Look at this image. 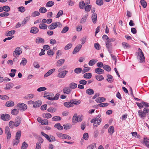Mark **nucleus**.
Masks as SVG:
<instances>
[{"label":"nucleus","instance_id":"obj_35","mask_svg":"<svg viewBox=\"0 0 149 149\" xmlns=\"http://www.w3.org/2000/svg\"><path fill=\"white\" fill-rule=\"evenodd\" d=\"M21 134V131H19L17 132L16 134L15 139L16 140H19L20 139Z\"/></svg>","mask_w":149,"mask_h":149},{"label":"nucleus","instance_id":"obj_25","mask_svg":"<svg viewBox=\"0 0 149 149\" xmlns=\"http://www.w3.org/2000/svg\"><path fill=\"white\" fill-rule=\"evenodd\" d=\"M107 80L109 83H111L113 82V80L112 79L113 78V76L111 74H108L107 75Z\"/></svg>","mask_w":149,"mask_h":149},{"label":"nucleus","instance_id":"obj_24","mask_svg":"<svg viewBox=\"0 0 149 149\" xmlns=\"http://www.w3.org/2000/svg\"><path fill=\"white\" fill-rule=\"evenodd\" d=\"M54 127L59 130H62L63 129V127L61 125L60 123L56 124L54 125Z\"/></svg>","mask_w":149,"mask_h":149},{"label":"nucleus","instance_id":"obj_59","mask_svg":"<svg viewBox=\"0 0 149 149\" xmlns=\"http://www.w3.org/2000/svg\"><path fill=\"white\" fill-rule=\"evenodd\" d=\"M69 29V28L68 26H66L63 29L61 33H65L68 31Z\"/></svg>","mask_w":149,"mask_h":149},{"label":"nucleus","instance_id":"obj_9","mask_svg":"<svg viewBox=\"0 0 149 149\" xmlns=\"http://www.w3.org/2000/svg\"><path fill=\"white\" fill-rule=\"evenodd\" d=\"M82 45H79L76 46L72 52L73 54H75L77 53L81 49L82 47Z\"/></svg>","mask_w":149,"mask_h":149},{"label":"nucleus","instance_id":"obj_33","mask_svg":"<svg viewBox=\"0 0 149 149\" xmlns=\"http://www.w3.org/2000/svg\"><path fill=\"white\" fill-rule=\"evenodd\" d=\"M42 116L44 118H49L52 117V115L49 113H44L42 114Z\"/></svg>","mask_w":149,"mask_h":149},{"label":"nucleus","instance_id":"obj_40","mask_svg":"<svg viewBox=\"0 0 149 149\" xmlns=\"http://www.w3.org/2000/svg\"><path fill=\"white\" fill-rule=\"evenodd\" d=\"M28 146V145L26 143L25 141H24L22 144L21 149H26L27 148Z\"/></svg>","mask_w":149,"mask_h":149},{"label":"nucleus","instance_id":"obj_52","mask_svg":"<svg viewBox=\"0 0 149 149\" xmlns=\"http://www.w3.org/2000/svg\"><path fill=\"white\" fill-rule=\"evenodd\" d=\"M56 110L55 108L50 107L47 109V111L49 112L54 113Z\"/></svg>","mask_w":149,"mask_h":149},{"label":"nucleus","instance_id":"obj_63","mask_svg":"<svg viewBox=\"0 0 149 149\" xmlns=\"http://www.w3.org/2000/svg\"><path fill=\"white\" fill-rule=\"evenodd\" d=\"M19 142V140H16V139H13V146L15 145H17Z\"/></svg>","mask_w":149,"mask_h":149},{"label":"nucleus","instance_id":"obj_53","mask_svg":"<svg viewBox=\"0 0 149 149\" xmlns=\"http://www.w3.org/2000/svg\"><path fill=\"white\" fill-rule=\"evenodd\" d=\"M72 44L71 43H70L66 45L64 47V49L65 50H68L72 47Z\"/></svg>","mask_w":149,"mask_h":149},{"label":"nucleus","instance_id":"obj_11","mask_svg":"<svg viewBox=\"0 0 149 149\" xmlns=\"http://www.w3.org/2000/svg\"><path fill=\"white\" fill-rule=\"evenodd\" d=\"M97 14L95 13H93L92 15V20L93 23L94 24H95L96 23L97 20Z\"/></svg>","mask_w":149,"mask_h":149},{"label":"nucleus","instance_id":"obj_43","mask_svg":"<svg viewBox=\"0 0 149 149\" xmlns=\"http://www.w3.org/2000/svg\"><path fill=\"white\" fill-rule=\"evenodd\" d=\"M82 69L80 68H76L74 70V72L77 74H79L82 72Z\"/></svg>","mask_w":149,"mask_h":149},{"label":"nucleus","instance_id":"obj_44","mask_svg":"<svg viewBox=\"0 0 149 149\" xmlns=\"http://www.w3.org/2000/svg\"><path fill=\"white\" fill-rule=\"evenodd\" d=\"M15 32V30L8 31V33L6 34V35L7 36H10L14 34Z\"/></svg>","mask_w":149,"mask_h":149},{"label":"nucleus","instance_id":"obj_58","mask_svg":"<svg viewBox=\"0 0 149 149\" xmlns=\"http://www.w3.org/2000/svg\"><path fill=\"white\" fill-rule=\"evenodd\" d=\"M27 60L25 58H23L22 60L20 63L21 65H25L27 62Z\"/></svg>","mask_w":149,"mask_h":149},{"label":"nucleus","instance_id":"obj_15","mask_svg":"<svg viewBox=\"0 0 149 149\" xmlns=\"http://www.w3.org/2000/svg\"><path fill=\"white\" fill-rule=\"evenodd\" d=\"M22 119L20 118H17L15 123H14V126L15 127H18L20 124Z\"/></svg>","mask_w":149,"mask_h":149},{"label":"nucleus","instance_id":"obj_6","mask_svg":"<svg viewBox=\"0 0 149 149\" xmlns=\"http://www.w3.org/2000/svg\"><path fill=\"white\" fill-rule=\"evenodd\" d=\"M1 118L4 121H8L10 119V115L6 113L2 114L1 115Z\"/></svg>","mask_w":149,"mask_h":149},{"label":"nucleus","instance_id":"obj_17","mask_svg":"<svg viewBox=\"0 0 149 149\" xmlns=\"http://www.w3.org/2000/svg\"><path fill=\"white\" fill-rule=\"evenodd\" d=\"M72 101L70 100L69 102H66L64 103V105L66 107H73V104L71 102Z\"/></svg>","mask_w":149,"mask_h":149},{"label":"nucleus","instance_id":"obj_8","mask_svg":"<svg viewBox=\"0 0 149 149\" xmlns=\"http://www.w3.org/2000/svg\"><path fill=\"white\" fill-rule=\"evenodd\" d=\"M71 91V90L69 87H65L63 89V92L65 94H70Z\"/></svg>","mask_w":149,"mask_h":149},{"label":"nucleus","instance_id":"obj_4","mask_svg":"<svg viewBox=\"0 0 149 149\" xmlns=\"http://www.w3.org/2000/svg\"><path fill=\"white\" fill-rule=\"evenodd\" d=\"M106 47L108 49L109 52L111 54L112 52L113 45L111 43L106 41L105 42Z\"/></svg>","mask_w":149,"mask_h":149},{"label":"nucleus","instance_id":"obj_57","mask_svg":"<svg viewBox=\"0 0 149 149\" xmlns=\"http://www.w3.org/2000/svg\"><path fill=\"white\" fill-rule=\"evenodd\" d=\"M63 11L62 10H59L58 13H57V15L56 16V18L59 17L60 16L63 14Z\"/></svg>","mask_w":149,"mask_h":149},{"label":"nucleus","instance_id":"obj_45","mask_svg":"<svg viewBox=\"0 0 149 149\" xmlns=\"http://www.w3.org/2000/svg\"><path fill=\"white\" fill-rule=\"evenodd\" d=\"M34 95L32 94H28L24 98L26 99L29 100L33 98L34 97Z\"/></svg>","mask_w":149,"mask_h":149},{"label":"nucleus","instance_id":"obj_60","mask_svg":"<svg viewBox=\"0 0 149 149\" xmlns=\"http://www.w3.org/2000/svg\"><path fill=\"white\" fill-rule=\"evenodd\" d=\"M47 55L50 56H52L54 54L53 50H49L47 52Z\"/></svg>","mask_w":149,"mask_h":149},{"label":"nucleus","instance_id":"obj_47","mask_svg":"<svg viewBox=\"0 0 149 149\" xmlns=\"http://www.w3.org/2000/svg\"><path fill=\"white\" fill-rule=\"evenodd\" d=\"M140 3L142 6L144 8H146L147 6V3L144 0H141Z\"/></svg>","mask_w":149,"mask_h":149},{"label":"nucleus","instance_id":"obj_7","mask_svg":"<svg viewBox=\"0 0 149 149\" xmlns=\"http://www.w3.org/2000/svg\"><path fill=\"white\" fill-rule=\"evenodd\" d=\"M136 55H138V58H139L140 60V63H143L145 62V58L143 55V56L141 55V54H139V52H137L136 53Z\"/></svg>","mask_w":149,"mask_h":149},{"label":"nucleus","instance_id":"obj_23","mask_svg":"<svg viewBox=\"0 0 149 149\" xmlns=\"http://www.w3.org/2000/svg\"><path fill=\"white\" fill-rule=\"evenodd\" d=\"M86 93L88 95H92L94 94V90L91 88H88L86 90Z\"/></svg>","mask_w":149,"mask_h":149},{"label":"nucleus","instance_id":"obj_39","mask_svg":"<svg viewBox=\"0 0 149 149\" xmlns=\"http://www.w3.org/2000/svg\"><path fill=\"white\" fill-rule=\"evenodd\" d=\"M96 79L98 81H102L104 79V77L100 74H98L95 76Z\"/></svg>","mask_w":149,"mask_h":149},{"label":"nucleus","instance_id":"obj_56","mask_svg":"<svg viewBox=\"0 0 149 149\" xmlns=\"http://www.w3.org/2000/svg\"><path fill=\"white\" fill-rule=\"evenodd\" d=\"M92 7L91 5H88L86 6L85 7V10L87 12H88L90 10L91 8Z\"/></svg>","mask_w":149,"mask_h":149},{"label":"nucleus","instance_id":"obj_21","mask_svg":"<svg viewBox=\"0 0 149 149\" xmlns=\"http://www.w3.org/2000/svg\"><path fill=\"white\" fill-rule=\"evenodd\" d=\"M95 72L97 74H102L104 72V71L100 68H97L95 69Z\"/></svg>","mask_w":149,"mask_h":149},{"label":"nucleus","instance_id":"obj_51","mask_svg":"<svg viewBox=\"0 0 149 149\" xmlns=\"http://www.w3.org/2000/svg\"><path fill=\"white\" fill-rule=\"evenodd\" d=\"M9 15V14L7 12H3L0 14V16L2 17H7Z\"/></svg>","mask_w":149,"mask_h":149},{"label":"nucleus","instance_id":"obj_34","mask_svg":"<svg viewBox=\"0 0 149 149\" xmlns=\"http://www.w3.org/2000/svg\"><path fill=\"white\" fill-rule=\"evenodd\" d=\"M103 68L107 72H109L111 70V68L109 66L105 64L104 65Z\"/></svg>","mask_w":149,"mask_h":149},{"label":"nucleus","instance_id":"obj_13","mask_svg":"<svg viewBox=\"0 0 149 149\" xmlns=\"http://www.w3.org/2000/svg\"><path fill=\"white\" fill-rule=\"evenodd\" d=\"M33 104V107L34 108L39 107L42 104L41 101L39 100L36 101L35 102H34Z\"/></svg>","mask_w":149,"mask_h":149},{"label":"nucleus","instance_id":"obj_54","mask_svg":"<svg viewBox=\"0 0 149 149\" xmlns=\"http://www.w3.org/2000/svg\"><path fill=\"white\" fill-rule=\"evenodd\" d=\"M40 15V13L38 11H35L31 13V16L32 17H35L36 16H39Z\"/></svg>","mask_w":149,"mask_h":149},{"label":"nucleus","instance_id":"obj_41","mask_svg":"<svg viewBox=\"0 0 149 149\" xmlns=\"http://www.w3.org/2000/svg\"><path fill=\"white\" fill-rule=\"evenodd\" d=\"M3 11L5 12H8L10 10V7L8 6H4L3 7Z\"/></svg>","mask_w":149,"mask_h":149},{"label":"nucleus","instance_id":"obj_30","mask_svg":"<svg viewBox=\"0 0 149 149\" xmlns=\"http://www.w3.org/2000/svg\"><path fill=\"white\" fill-rule=\"evenodd\" d=\"M87 65L86 64H85L84 65V69H83L82 70V73L83 74L84 73L88 71L90 69V67H85V65Z\"/></svg>","mask_w":149,"mask_h":149},{"label":"nucleus","instance_id":"obj_28","mask_svg":"<svg viewBox=\"0 0 149 149\" xmlns=\"http://www.w3.org/2000/svg\"><path fill=\"white\" fill-rule=\"evenodd\" d=\"M77 84L74 82H72L69 84V86L71 89L75 88L77 87Z\"/></svg>","mask_w":149,"mask_h":149},{"label":"nucleus","instance_id":"obj_20","mask_svg":"<svg viewBox=\"0 0 149 149\" xmlns=\"http://www.w3.org/2000/svg\"><path fill=\"white\" fill-rule=\"evenodd\" d=\"M65 60L64 59H61L58 61L56 63V65L58 66H60L62 65L64 63Z\"/></svg>","mask_w":149,"mask_h":149},{"label":"nucleus","instance_id":"obj_22","mask_svg":"<svg viewBox=\"0 0 149 149\" xmlns=\"http://www.w3.org/2000/svg\"><path fill=\"white\" fill-rule=\"evenodd\" d=\"M88 16V14L85 15L83 16L80 21V23L81 24L84 23L86 22Z\"/></svg>","mask_w":149,"mask_h":149},{"label":"nucleus","instance_id":"obj_31","mask_svg":"<svg viewBox=\"0 0 149 149\" xmlns=\"http://www.w3.org/2000/svg\"><path fill=\"white\" fill-rule=\"evenodd\" d=\"M54 2L53 1H48L46 4V6L48 7H50L54 5Z\"/></svg>","mask_w":149,"mask_h":149},{"label":"nucleus","instance_id":"obj_5","mask_svg":"<svg viewBox=\"0 0 149 149\" xmlns=\"http://www.w3.org/2000/svg\"><path fill=\"white\" fill-rule=\"evenodd\" d=\"M17 106L19 108V110L24 111L27 109V105L23 103H18L17 104Z\"/></svg>","mask_w":149,"mask_h":149},{"label":"nucleus","instance_id":"obj_10","mask_svg":"<svg viewBox=\"0 0 149 149\" xmlns=\"http://www.w3.org/2000/svg\"><path fill=\"white\" fill-rule=\"evenodd\" d=\"M55 70V69L53 68L49 70L44 75V77H46L51 75Z\"/></svg>","mask_w":149,"mask_h":149},{"label":"nucleus","instance_id":"obj_26","mask_svg":"<svg viewBox=\"0 0 149 149\" xmlns=\"http://www.w3.org/2000/svg\"><path fill=\"white\" fill-rule=\"evenodd\" d=\"M114 132V127L113 126H111L108 129V132L110 135H111Z\"/></svg>","mask_w":149,"mask_h":149},{"label":"nucleus","instance_id":"obj_32","mask_svg":"<svg viewBox=\"0 0 149 149\" xmlns=\"http://www.w3.org/2000/svg\"><path fill=\"white\" fill-rule=\"evenodd\" d=\"M61 118L59 116H56L52 118V120L53 121H58L61 120Z\"/></svg>","mask_w":149,"mask_h":149},{"label":"nucleus","instance_id":"obj_29","mask_svg":"<svg viewBox=\"0 0 149 149\" xmlns=\"http://www.w3.org/2000/svg\"><path fill=\"white\" fill-rule=\"evenodd\" d=\"M83 76L84 78L89 79L91 78L92 77V74L91 73H86L84 74Z\"/></svg>","mask_w":149,"mask_h":149},{"label":"nucleus","instance_id":"obj_42","mask_svg":"<svg viewBox=\"0 0 149 149\" xmlns=\"http://www.w3.org/2000/svg\"><path fill=\"white\" fill-rule=\"evenodd\" d=\"M39 11L40 13H43L47 12V10L44 7H41L39 9Z\"/></svg>","mask_w":149,"mask_h":149},{"label":"nucleus","instance_id":"obj_16","mask_svg":"<svg viewBox=\"0 0 149 149\" xmlns=\"http://www.w3.org/2000/svg\"><path fill=\"white\" fill-rule=\"evenodd\" d=\"M36 43L39 44L40 43H44L45 40L44 39L40 37H38L36 40Z\"/></svg>","mask_w":149,"mask_h":149},{"label":"nucleus","instance_id":"obj_61","mask_svg":"<svg viewBox=\"0 0 149 149\" xmlns=\"http://www.w3.org/2000/svg\"><path fill=\"white\" fill-rule=\"evenodd\" d=\"M96 3L99 6H102L103 4V1L102 0H97Z\"/></svg>","mask_w":149,"mask_h":149},{"label":"nucleus","instance_id":"obj_2","mask_svg":"<svg viewBox=\"0 0 149 149\" xmlns=\"http://www.w3.org/2000/svg\"><path fill=\"white\" fill-rule=\"evenodd\" d=\"M22 52V49L20 47H17L15 49V51L13 53V56L17 58L18 57Z\"/></svg>","mask_w":149,"mask_h":149},{"label":"nucleus","instance_id":"obj_46","mask_svg":"<svg viewBox=\"0 0 149 149\" xmlns=\"http://www.w3.org/2000/svg\"><path fill=\"white\" fill-rule=\"evenodd\" d=\"M85 5V3L83 1H82L79 2V7L80 9H83Z\"/></svg>","mask_w":149,"mask_h":149},{"label":"nucleus","instance_id":"obj_62","mask_svg":"<svg viewBox=\"0 0 149 149\" xmlns=\"http://www.w3.org/2000/svg\"><path fill=\"white\" fill-rule=\"evenodd\" d=\"M109 105V103H100L98 104V106L100 107H105L108 106Z\"/></svg>","mask_w":149,"mask_h":149},{"label":"nucleus","instance_id":"obj_48","mask_svg":"<svg viewBox=\"0 0 149 149\" xmlns=\"http://www.w3.org/2000/svg\"><path fill=\"white\" fill-rule=\"evenodd\" d=\"M19 112V110L17 109H13L11 111V114L14 115H17Z\"/></svg>","mask_w":149,"mask_h":149},{"label":"nucleus","instance_id":"obj_19","mask_svg":"<svg viewBox=\"0 0 149 149\" xmlns=\"http://www.w3.org/2000/svg\"><path fill=\"white\" fill-rule=\"evenodd\" d=\"M14 104V102L11 100L8 101L6 103V106L7 107H13Z\"/></svg>","mask_w":149,"mask_h":149},{"label":"nucleus","instance_id":"obj_18","mask_svg":"<svg viewBox=\"0 0 149 149\" xmlns=\"http://www.w3.org/2000/svg\"><path fill=\"white\" fill-rule=\"evenodd\" d=\"M106 99L103 97H99L97 98L95 100L97 103H100L106 100Z\"/></svg>","mask_w":149,"mask_h":149},{"label":"nucleus","instance_id":"obj_27","mask_svg":"<svg viewBox=\"0 0 149 149\" xmlns=\"http://www.w3.org/2000/svg\"><path fill=\"white\" fill-rule=\"evenodd\" d=\"M78 121V116L77 114H74L72 118V122L76 123Z\"/></svg>","mask_w":149,"mask_h":149},{"label":"nucleus","instance_id":"obj_37","mask_svg":"<svg viewBox=\"0 0 149 149\" xmlns=\"http://www.w3.org/2000/svg\"><path fill=\"white\" fill-rule=\"evenodd\" d=\"M13 86V83H9L6 85L5 89L9 90L10 89V88H12Z\"/></svg>","mask_w":149,"mask_h":149},{"label":"nucleus","instance_id":"obj_64","mask_svg":"<svg viewBox=\"0 0 149 149\" xmlns=\"http://www.w3.org/2000/svg\"><path fill=\"white\" fill-rule=\"evenodd\" d=\"M30 16L28 17L25 18L24 19L23 21L22 22V24L24 25L30 19Z\"/></svg>","mask_w":149,"mask_h":149},{"label":"nucleus","instance_id":"obj_14","mask_svg":"<svg viewBox=\"0 0 149 149\" xmlns=\"http://www.w3.org/2000/svg\"><path fill=\"white\" fill-rule=\"evenodd\" d=\"M39 31L38 29L36 26H34L31 28L30 32L33 34H36Z\"/></svg>","mask_w":149,"mask_h":149},{"label":"nucleus","instance_id":"obj_1","mask_svg":"<svg viewBox=\"0 0 149 149\" xmlns=\"http://www.w3.org/2000/svg\"><path fill=\"white\" fill-rule=\"evenodd\" d=\"M62 69L60 68L58 70V72L59 73L57 75V77L60 78H63L65 77L66 74L68 72L67 70H64L62 72H61Z\"/></svg>","mask_w":149,"mask_h":149},{"label":"nucleus","instance_id":"obj_3","mask_svg":"<svg viewBox=\"0 0 149 149\" xmlns=\"http://www.w3.org/2000/svg\"><path fill=\"white\" fill-rule=\"evenodd\" d=\"M139 115L141 118H145L146 117V115L147 113L146 109L145 108L143 109V111L140 110L138 111Z\"/></svg>","mask_w":149,"mask_h":149},{"label":"nucleus","instance_id":"obj_12","mask_svg":"<svg viewBox=\"0 0 149 149\" xmlns=\"http://www.w3.org/2000/svg\"><path fill=\"white\" fill-rule=\"evenodd\" d=\"M58 25H57V23L55 22H53L48 26V28L49 30H53L58 27Z\"/></svg>","mask_w":149,"mask_h":149},{"label":"nucleus","instance_id":"obj_36","mask_svg":"<svg viewBox=\"0 0 149 149\" xmlns=\"http://www.w3.org/2000/svg\"><path fill=\"white\" fill-rule=\"evenodd\" d=\"M47 25L44 24H40L39 25V28L42 29H46L47 27Z\"/></svg>","mask_w":149,"mask_h":149},{"label":"nucleus","instance_id":"obj_38","mask_svg":"<svg viewBox=\"0 0 149 149\" xmlns=\"http://www.w3.org/2000/svg\"><path fill=\"white\" fill-rule=\"evenodd\" d=\"M147 138H144L143 142V144L146 145L147 148H149V142L148 140H147Z\"/></svg>","mask_w":149,"mask_h":149},{"label":"nucleus","instance_id":"obj_49","mask_svg":"<svg viewBox=\"0 0 149 149\" xmlns=\"http://www.w3.org/2000/svg\"><path fill=\"white\" fill-rule=\"evenodd\" d=\"M97 62L95 60L92 59L90 60L88 63V65L89 66H92L94 65Z\"/></svg>","mask_w":149,"mask_h":149},{"label":"nucleus","instance_id":"obj_50","mask_svg":"<svg viewBox=\"0 0 149 149\" xmlns=\"http://www.w3.org/2000/svg\"><path fill=\"white\" fill-rule=\"evenodd\" d=\"M18 11L21 13H23L25 11V8L23 6H20L17 8Z\"/></svg>","mask_w":149,"mask_h":149},{"label":"nucleus","instance_id":"obj_55","mask_svg":"<svg viewBox=\"0 0 149 149\" xmlns=\"http://www.w3.org/2000/svg\"><path fill=\"white\" fill-rule=\"evenodd\" d=\"M41 134L44 136L49 141H51L50 140V137L47 134L44 133L43 132H41Z\"/></svg>","mask_w":149,"mask_h":149}]
</instances>
